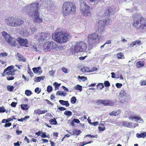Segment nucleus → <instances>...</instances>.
<instances>
[{
  "instance_id": "obj_27",
  "label": "nucleus",
  "mask_w": 146,
  "mask_h": 146,
  "mask_svg": "<svg viewBox=\"0 0 146 146\" xmlns=\"http://www.w3.org/2000/svg\"><path fill=\"white\" fill-rule=\"evenodd\" d=\"M59 102L62 105H66V107H68L69 104L67 101H65L62 100H59Z\"/></svg>"
},
{
  "instance_id": "obj_56",
  "label": "nucleus",
  "mask_w": 146,
  "mask_h": 146,
  "mask_svg": "<svg viewBox=\"0 0 146 146\" xmlns=\"http://www.w3.org/2000/svg\"><path fill=\"white\" fill-rule=\"evenodd\" d=\"M42 135L41 137L43 138H45L46 137V133L45 132H41Z\"/></svg>"
},
{
  "instance_id": "obj_63",
  "label": "nucleus",
  "mask_w": 146,
  "mask_h": 146,
  "mask_svg": "<svg viewBox=\"0 0 146 146\" xmlns=\"http://www.w3.org/2000/svg\"><path fill=\"white\" fill-rule=\"evenodd\" d=\"M11 125V123H6L5 125H4V127H9Z\"/></svg>"
},
{
  "instance_id": "obj_10",
  "label": "nucleus",
  "mask_w": 146,
  "mask_h": 146,
  "mask_svg": "<svg viewBox=\"0 0 146 146\" xmlns=\"http://www.w3.org/2000/svg\"><path fill=\"white\" fill-rule=\"evenodd\" d=\"M14 66L13 65L8 66L4 70V72L2 74L3 76H4L7 75H14L15 74L16 70L12 71V69L14 68Z\"/></svg>"
},
{
  "instance_id": "obj_28",
  "label": "nucleus",
  "mask_w": 146,
  "mask_h": 146,
  "mask_svg": "<svg viewBox=\"0 0 146 146\" xmlns=\"http://www.w3.org/2000/svg\"><path fill=\"white\" fill-rule=\"evenodd\" d=\"M132 123L127 122L126 121H124L123 123V125L125 127L131 128L132 127Z\"/></svg>"
},
{
  "instance_id": "obj_17",
  "label": "nucleus",
  "mask_w": 146,
  "mask_h": 146,
  "mask_svg": "<svg viewBox=\"0 0 146 146\" xmlns=\"http://www.w3.org/2000/svg\"><path fill=\"white\" fill-rule=\"evenodd\" d=\"M113 9L110 7H108L106 9L105 14L106 16L109 17L113 14Z\"/></svg>"
},
{
  "instance_id": "obj_7",
  "label": "nucleus",
  "mask_w": 146,
  "mask_h": 146,
  "mask_svg": "<svg viewBox=\"0 0 146 146\" xmlns=\"http://www.w3.org/2000/svg\"><path fill=\"white\" fill-rule=\"evenodd\" d=\"M87 48L86 44L81 41L77 42L74 48V50L76 53L84 52Z\"/></svg>"
},
{
  "instance_id": "obj_13",
  "label": "nucleus",
  "mask_w": 146,
  "mask_h": 146,
  "mask_svg": "<svg viewBox=\"0 0 146 146\" xmlns=\"http://www.w3.org/2000/svg\"><path fill=\"white\" fill-rule=\"evenodd\" d=\"M31 7L29 5H27L25 6L23 8V12L26 15L29 17H33Z\"/></svg>"
},
{
  "instance_id": "obj_36",
  "label": "nucleus",
  "mask_w": 146,
  "mask_h": 146,
  "mask_svg": "<svg viewBox=\"0 0 146 146\" xmlns=\"http://www.w3.org/2000/svg\"><path fill=\"white\" fill-rule=\"evenodd\" d=\"M56 95L58 96H63L64 97L66 96V93H63L62 92L58 91L56 93Z\"/></svg>"
},
{
  "instance_id": "obj_40",
  "label": "nucleus",
  "mask_w": 146,
  "mask_h": 146,
  "mask_svg": "<svg viewBox=\"0 0 146 146\" xmlns=\"http://www.w3.org/2000/svg\"><path fill=\"white\" fill-rule=\"evenodd\" d=\"M60 85V83L58 84L56 82H55L54 83H53V85L55 86V90H56L57 89H58V88Z\"/></svg>"
},
{
  "instance_id": "obj_55",
  "label": "nucleus",
  "mask_w": 146,
  "mask_h": 146,
  "mask_svg": "<svg viewBox=\"0 0 146 146\" xmlns=\"http://www.w3.org/2000/svg\"><path fill=\"white\" fill-rule=\"evenodd\" d=\"M86 144H87L86 141L80 142V143L79 145V146H84Z\"/></svg>"
},
{
  "instance_id": "obj_23",
  "label": "nucleus",
  "mask_w": 146,
  "mask_h": 146,
  "mask_svg": "<svg viewBox=\"0 0 146 146\" xmlns=\"http://www.w3.org/2000/svg\"><path fill=\"white\" fill-rule=\"evenodd\" d=\"M121 110H119L116 111H113L111 112L110 113L109 115L110 116H116L121 113Z\"/></svg>"
},
{
  "instance_id": "obj_6",
  "label": "nucleus",
  "mask_w": 146,
  "mask_h": 146,
  "mask_svg": "<svg viewBox=\"0 0 146 146\" xmlns=\"http://www.w3.org/2000/svg\"><path fill=\"white\" fill-rule=\"evenodd\" d=\"M88 40L90 45H94L98 43L99 40L98 35L96 33H92L88 36Z\"/></svg>"
},
{
  "instance_id": "obj_2",
  "label": "nucleus",
  "mask_w": 146,
  "mask_h": 146,
  "mask_svg": "<svg viewBox=\"0 0 146 146\" xmlns=\"http://www.w3.org/2000/svg\"><path fill=\"white\" fill-rule=\"evenodd\" d=\"M76 7L72 2H67L63 4L62 13L64 16L76 13Z\"/></svg>"
},
{
  "instance_id": "obj_50",
  "label": "nucleus",
  "mask_w": 146,
  "mask_h": 146,
  "mask_svg": "<svg viewBox=\"0 0 146 146\" xmlns=\"http://www.w3.org/2000/svg\"><path fill=\"white\" fill-rule=\"evenodd\" d=\"M6 110L3 107H0V113H4L5 112Z\"/></svg>"
},
{
  "instance_id": "obj_21",
  "label": "nucleus",
  "mask_w": 146,
  "mask_h": 146,
  "mask_svg": "<svg viewBox=\"0 0 146 146\" xmlns=\"http://www.w3.org/2000/svg\"><path fill=\"white\" fill-rule=\"evenodd\" d=\"M17 55L18 57V60L19 61L22 62H26V59L23 55L18 53H17Z\"/></svg>"
},
{
  "instance_id": "obj_26",
  "label": "nucleus",
  "mask_w": 146,
  "mask_h": 146,
  "mask_svg": "<svg viewBox=\"0 0 146 146\" xmlns=\"http://www.w3.org/2000/svg\"><path fill=\"white\" fill-rule=\"evenodd\" d=\"M141 44V42L140 40H136L135 41L132 42L129 45V47H133L136 45V44Z\"/></svg>"
},
{
  "instance_id": "obj_59",
  "label": "nucleus",
  "mask_w": 146,
  "mask_h": 146,
  "mask_svg": "<svg viewBox=\"0 0 146 146\" xmlns=\"http://www.w3.org/2000/svg\"><path fill=\"white\" fill-rule=\"evenodd\" d=\"M17 103L15 102H12L11 104V106L12 107H16Z\"/></svg>"
},
{
  "instance_id": "obj_37",
  "label": "nucleus",
  "mask_w": 146,
  "mask_h": 146,
  "mask_svg": "<svg viewBox=\"0 0 146 146\" xmlns=\"http://www.w3.org/2000/svg\"><path fill=\"white\" fill-rule=\"evenodd\" d=\"M126 95V94L124 90H121L119 93V96L120 97H123Z\"/></svg>"
},
{
  "instance_id": "obj_32",
  "label": "nucleus",
  "mask_w": 146,
  "mask_h": 146,
  "mask_svg": "<svg viewBox=\"0 0 146 146\" xmlns=\"http://www.w3.org/2000/svg\"><path fill=\"white\" fill-rule=\"evenodd\" d=\"M104 87L103 83H100L98 84L97 85V88L98 90H101Z\"/></svg>"
},
{
  "instance_id": "obj_57",
  "label": "nucleus",
  "mask_w": 146,
  "mask_h": 146,
  "mask_svg": "<svg viewBox=\"0 0 146 146\" xmlns=\"http://www.w3.org/2000/svg\"><path fill=\"white\" fill-rule=\"evenodd\" d=\"M14 78V77L13 76H10L7 78V79L8 80H12Z\"/></svg>"
},
{
  "instance_id": "obj_24",
  "label": "nucleus",
  "mask_w": 146,
  "mask_h": 146,
  "mask_svg": "<svg viewBox=\"0 0 146 146\" xmlns=\"http://www.w3.org/2000/svg\"><path fill=\"white\" fill-rule=\"evenodd\" d=\"M16 118H15V117L14 115H12L11 117L8 118L7 119H3L2 120V122L3 123H8L9 122H10L11 121H13V119H16Z\"/></svg>"
},
{
  "instance_id": "obj_1",
  "label": "nucleus",
  "mask_w": 146,
  "mask_h": 146,
  "mask_svg": "<svg viewBox=\"0 0 146 146\" xmlns=\"http://www.w3.org/2000/svg\"><path fill=\"white\" fill-rule=\"evenodd\" d=\"M69 37V35L68 33L62 31L56 32L53 33L52 35L53 40L60 44L68 42Z\"/></svg>"
},
{
  "instance_id": "obj_34",
  "label": "nucleus",
  "mask_w": 146,
  "mask_h": 146,
  "mask_svg": "<svg viewBox=\"0 0 146 146\" xmlns=\"http://www.w3.org/2000/svg\"><path fill=\"white\" fill-rule=\"evenodd\" d=\"M74 89L81 92L82 90V87L80 85L78 84L74 87Z\"/></svg>"
},
{
  "instance_id": "obj_19",
  "label": "nucleus",
  "mask_w": 146,
  "mask_h": 146,
  "mask_svg": "<svg viewBox=\"0 0 146 146\" xmlns=\"http://www.w3.org/2000/svg\"><path fill=\"white\" fill-rule=\"evenodd\" d=\"M33 70L35 73H36L39 74H41L42 72V71L41 70V68L40 67L33 68Z\"/></svg>"
},
{
  "instance_id": "obj_45",
  "label": "nucleus",
  "mask_w": 146,
  "mask_h": 146,
  "mask_svg": "<svg viewBox=\"0 0 146 146\" xmlns=\"http://www.w3.org/2000/svg\"><path fill=\"white\" fill-rule=\"evenodd\" d=\"M52 88L51 86H48L47 87V91L48 93L52 91Z\"/></svg>"
},
{
  "instance_id": "obj_62",
  "label": "nucleus",
  "mask_w": 146,
  "mask_h": 146,
  "mask_svg": "<svg viewBox=\"0 0 146 146\" xmlns=\"http://www.w3.org/2000/svg\"><path fill=\"white\" fill-rule=\"evenodd\" d=\"M45 101H46V102H47V104H50L51 105H53V103H51V102H50L48 100H47V99H45Z\"/></svg>"
},
{
  "instance_id": "obj_5",
  "label": "nucleus",
  "mask_w": 146,
  "mask_h": 146,
  "mask_svg": "<svg viewBox=\"0 0 146 146\" xmlns=\"http://www.w3.org/2000/svg\"><path fill=\"white\" fill-rule=\"evenodd\" d=\"M2 33L6 41L10 45L12 46H15L17 45V41L15 38H13L5 32H3Z\"/></svg>"
},
{
  "instance_id": "obj_12",
  "label": "nucleus",
  "mask_w": 146,
  "mask_h": 146,
  "mask_svg": "<svg viewBox=\"0 0 146 146\" xmlns=\"http://www.w3.org/2000/svg\"><path fill=\"white\" fill-rule=\"evenodd\" d=\"M17 40L20 46L27 47H29V46L28 45V40L26 38L19 37L17 38Z\"/></svg>"
},
{
  "instance_id": "obj_64",
  "label": "nucleus",
  "mask_w": 146,
  "mask_h": 146,
  "mask_svg": "<svg viewBox=\"0 0 146 146\" xmlns=\"http://www.w3.org/2000/svg\"><path fill=\"white\" fill-rule=\"evenodd\" d=\"M62 69L63 72H64L65 73H66L67 72V70L66 68L63 67L62 68Z\"/></svg>"
},
{
  "instance_id": "obj_15",
  "label": "nucleus",
  "mask_w": 146,
  "mask_h": 146,
  "mask_svg": "<svg viewBox=\"0 0 146 146\" xmlns=\"http://www.w3.org/2000/svg\"><path fill=\"white\" fill-rule=\"evenodd\" d=\"M15 19L13 17H9L5 20V23L8 25L15 27V26L12 25L11 24H15Z\"/></svg>"
},
{
  "instance_id": "obj_18",
  "label": "nucleus",
  "mask_w": 146,
  "mask_h": 146,
  "mask_svg": "<svg viewBox=\"0 0 146 146\" xmlns=\"http://www.w3.org/2000/svg\"><path fill=\"white\" fill-rule=\"evenodd\" d=\"M145 64V61L143 60H141L137 62L136 66L137 68H141L144 66Z\"/></svg>"
},
{
  "instance_id": "obj_51",
  "label": "nucleus",
  "mask_w": 146,
  "mask_h": 146,
  "mask_svg": "<svg viewBox=\"0 0 146 146\" xmlns=\"http://www.w3.org/2000/svg\"><path fill=\"white\" fill-rule=\"evenodd\" d=\"M35 114H41V110L39 109L36 110H35Z\"/></svg>"
},
{
  "instance_id": "obj_8",
  "label": "nucleus",
  "mask_w": 146,
  "mask_h": 146,
  "mask_svg": "<svg viewBox=\"0 0 146 146\" xmlns=\"http://www.w3.org/2000/svg\"><path fill=\"white\" fill-rule=\"evenodd\" d=\"M92 9L86 3L84 2L80 5V11L81 13L84 16H88L91 15V13L90 12V10Z\"/></svg>"
},
{
  "instance_id": "obj_43",
  "label": "nucleus",
  "mask_w": 146,
  "mask_h": 146,
  "mask_svg": "<svg viewBox=\"0 0 146 146\" xmlns=\"http://www.w3.org/2000/svg\"><path fill=\"white\" fill-rule=\"evenodd\" d=\"M76 99L75 97H72L70 99V102L72 104H75L76 102Z\"/></svg>"
},
{
  "instance_id": "obj_31",
  "label": "nucleus",
  "mask_w": 146,
  "mask_h": 146,
  "mask_svg": "<svg viewBox=\"0 0 146 146\" xmlns=\"http://www.w3.org/2000/svg\"><path fill=\"white\" fill-rule=\"evenodd\" d=\"M49 122L50 123L51 125H56L57 123L56 120L55 118L50 120Z\"/></svg>"
},
{
  "instance_id": "obj_35",
  "label": "nucleus",
  "mask_w": 146,
  "mask_h": 146,
  "mask_svg": "<svg viewBox=\"0 0 146 146\" xmlns=\"http://www.w3.org/2000/svg\"><path fill=\"white\" fill-rule=\"evenodd\" d=\"M82 132L80 130H77L76 129H74L73 131V134L74 135H78L80 134Z\"/></svg>"
},
{
  "instance_id": "obj_60",
  "label": "nucleus",
  "mask_w": 146,
  "mask_h": 146,
  "mask_svg": "<svg viewBox=\"0 0 146 146\" xmlns=\"http://www.w3.org/2000/svg\"><path fill=\"white\" fill-rule=\"evenodd\" d=\"M87 69H88V68L86 67H84L82 69V72H88V71L86 70Z\"/></svg>"
},
{
  "instance_id": "obj_42",
  "label": "nucleus",
  "mask_w": 146,
  "mask_h": 146,
  "mask_svg": "<svg viewBox=\"0 0 146 146\" xmlns=\"http://www.w3.org/2000/svg\"><path fill=\"white\" fill-rule=\"evenodd\" d=\"M14 87L11 85H9L7 86V90L10 92H12L13 90Z\"/></svg>"
},
{
  "instance_id": "obj_22",
  "label": "nucleus",
  "mask_w": 146,
  "mask_h": 146,
  "mask_svg": "<svg viewBox=\"0 0 146 146\" xmlns=\"http://www.w3.org/2000/svg\"><path fill=\"white\" fill-rule=\"evenodd\" d=\"M49 33H41L40 36L39 37V39L41 40H44L47 38V36L49 35Z\"/></svg>"
},
{
  "instance_id": "obj_16",
  "label": "nucleus",
  "mask_w": 146,
  "mask_h": 146,
  "mask_svg": "<svg viewBox=\"0 0 146 146\" xmlns=\"http://www.w3.org/2000/svg\"><path fill=\"white\" fill-rule=\"evenodd\" d=\"M24 23L23 20H22L21 18H18L15 19V24H11L12 25L18 27L22 25Z\"/></svg>"
},
{
  "instance_id": "obj_3",
  "label": "nucleus",
  "mask_w": 146,
  "mask_h": 146,
  "mask_svg": "<svg viewBox=\"0 0 146 146\" xmlns=\"http://www.w3.org/2000/svg\"><path fill=\"white\" fill-rule=\"evenodd\" d=\"M133 25L137 29L143 31L146 29V18L140 15L133 20Z\"/></svg>"
},
{
  "instance_id": "obj_41",
  "label": "nucleus",
  "mask_w": 146,
  "mask_h": 146,
  "mask_svg": "<svg viewBox=\"0 0 146 146\" xmlns=\"http://www.w3.org/2000/svg\"><path fill=\"white\" fill-rule=\"evenodd\" d=\"M64 114L67 116H70L72 115V113L70 111H66L64 112Z\"/></svg>"
},
{
  "instance_id": "obj_30",
  "label": "nucleus",
  "mask_w": 146,
  "mask_h": 146,
  "mask_svg": "<svg viewBox=\"0 0 146 146\" xmlns=\"http://www.w3.org/2000/svg\"><path fill=\"white\" fill-rule=\"evenodd\" d=\"M44 76H41L40 77H35V82H39L41 80H43L44 79Z\"/></svg>"
},
{
  "instance_id": "obj_61",
  "label": "nucleus",
  "mask_w": 146,
  "mask_h": 146,
  "mask_svg": "<svg viewBox=\"0 0 146 146\" xmlns=\"http://www.w3.org/2000/svg\"><path fill=\"white\" fill-rule=\"evenodd\" d=\"M54 72L53 71V70L50 71L49 72V75L51 76H52L54 74Z\"/></svg>"
},
{
  "instance_id": "obj_52",
  "label": "nucleus",
  "mask_w": 146,
  "mask_h": 146,
  "mask_svg": "<svg viewBox=\"0 0 146 146\" xmlns=\"http://www.w3.org/2000/svg\"><path fill=\"white\" fill-rule=\"evenodd\" d=\"M140 85L141 86L146 85V82L144 80H141L140 81Z\"/></svg>"
},
{
  "instance_id": "obj_14",
  "label": "nucleus",
  "mask_w": 146,
  "mask_h": 146,
  "mask_svg": "<svg viewBox=\"0 0 146 146\" xmlns=\"http://www.w3.org/2000/svg\"><path fill=\"white\" fill-rule=\"evenodd\" d=\"M96 103L99 104H102L104 106L110 105L112 104V102L110 100H97Z\"/></svg>"
},
{
  "instance_id": "obj_33",
  "label": "nucleus",
  "mask_w": 146,
  "mask_h": 146,
  "mask_svg": "<svg viewBox=\"0 0 146 146\" xmlns=\"http://www.w3.org/2000/svg\"><path fill=\"white\" fill-rule=\"evenodd\" d=\"M117 58L119 59H123L125 58L123 56V54L121 52L117 54Z\"/></svg>"
},
{
  "instance_id": "obj_48",
  "label": "nucleus",
  "mask_w": 146,
  "mask_h": 146,
  "mask_svg": "<svg viewBox=\"0 0 146 146\" xmlns=\"http://www.w3.org/2000/svg\"><path fill=\"white\" fill-rule=\"evenodd\" d=\"M8 55V54L6 52H2L0 53V57H6Z\"/></svg>"
},
{
  "instance_id": "obj_25",
  "label": "nucleus",
  "mask_w": 146,
  "mask_h": 146,
  "mask_svg": "<svg viewBox=\"0 0 146 146\" xmlns=\"http://www.w3.org/2000/svg\"><path fill=\"white\" fill-rule=\"evenodd\" d=\"M136 137L139 139L141 138H144L146 137V132H144L141 133H137L136 134Z\"/></svg>"
},
{
  "instance_id": "obj_54",
  "label": "nucleus",
  "mask_w": 146,
  "mask_h": 146,
  "mask_svg": "<svg viewBox=\"0 0 146 146\" xmlns=\"http://www.w3.org/2000/svg\"><path fill=\"white\" fill-rule=\"evenodd\" d=\"M35 91V92L37 94H39L41 92V90H39V88L38 87L36 88Z\"/></svg>"
},
{
  "instance_id": "obj_38",
  "label": "nucleus",
  "mask_w": 146,
  "mask_h": 146,
  "mask_svg": "<svg viewBox=\"0 0 146 146\" xmlns=\"http://www.w3.org/2000/svg\"><path fill=\"white\" fill-rule=\"evenodd\" d=\"M99 130L100 131H104L105 129V127L103 124H102L100 125L99 127Z\"/></svg>"
},
{
  "instance_id": "obj_44",
  "label": "nucleus",
  "mask_w": 146,
  "mask_h": 146,
  "mask_svg": "<svg viewBox=\"0 0 146 146\" xmlns=\"http://www.w3.org/2000/svg\"><path fill=\"white\" fill-rule=\"evenodd\" d=\"M25 94L27 96H29L31 95L32 94V92L30 90H27L25 91Z\"/></svg>"
},
{
  "instance_id": "obj_46",
  "label": "nucleus",
  "mask_w": 146,
  "mask_h": 146,
  "mask_svg": "<svg viewBox=\"0 0 146 146\" xmlns=\"http://www.w3.org/2000/svg\"><path fill=\"white\" fill-rule=\"evenodd\" d=\"M104 84L106 87H109L110 86V82L108 81H106L104 82Z\"/></svg>"
},
{
  "instance_id": "obj_29",
  "label": "nucleus",
  "mask_w": 146,
  "mask_h": 146,
  "mask_svg": "<svg viewBox=\"0 0 146 146\" xmlns=\"http://www.w3.org/2000/svg\"><path fill=\"white\" fill-rule=\"evenodd\" d=\"M21 107L22 110H27L29 108V106L27 104H22L21 105Z\"/></svg>"
},
{
  "instance_id": "obj_49",
  "label": "nucleus",
  "mask_w": 146,
  "mask_h": 146,
  "mask_svg": "<svg viewBox=\"0 0 146 146\" xmlns=\"http://www.w3.org/2000/svg\"><path fill=\"white\" fill-rule=\"evenodd\" d=\"M89 137L91 138H97L98 137L97 135H91L90 134L87 135L85 136V137Z\"/></svg>"
},
{
  "instance_id": "obj_11",
  "label": "nucleus",
  "mask_w": 146,
  "mask_h": 146,
  "mask_svg": "<svg viewBox=\"0 0 146 146\" xmlns=\"http://www.w3.org/2000/svg\"><path fill=\"white\" fill-rule=\"evenodd\" d=\"M29 5L31 6V10L33 11V15H38V14H39L38 10L40 7L39 3H33L30 4Z\"/></svg>"
},
{
  "instance_id": "obj_9",
  "label": "nucleus",
  "mask_w": 146,
  "mask_h": 146,
  "mask_svg": "<svg viewBox=\"0 0 146 146\" xmlns=\"http://www.w3.org/2000/svg\"><path fill=\"white\" fill-rule=\"evenodd\" d=\"M103 20H100L98 23L97 29H96V32L100 33L102 32L104 30V27L107 23Z\"/></svg>"
},
{
  "instance_id": "obj_58",
  "label": "nucleus",
  "mask_w": 146,
  "mask_h": 146,
  "mask_svg": "<svg viewBox=\"0 0 146 146\" xmlns=\"http://www.w3.org/2000/svg\"><path fill=\"white\" fill-rule=\"evenodd\" d=\"M72 120L77 123H79L80 122V120L74 118Z\"/></svg>"
},
{
  "instance_id": "obj_4",
  "label": "nucleus",
  "mask_w": 146,
  "mask_h": 146,
  "mask_svg": "<svg viewBox=\"0 0 146 146\" xmlns=\"http://www.w3.org/2000/svg\"><path fill=\"white\" fill-rule=\"evenodd\" d=\"M59 47L57 44L53 41L47 42L44 44V50L47 51H50L51 50H58Z\"/></svg>"
},
{
  "instance_id": "obj_53",
  "label": "nucleus",
  "mask_w": 146,
  "mask_h": 146,
  "mask_svg": "<svg viewBox=\"0 0 146 146\" xmlns=\"http://www.w3.org/2000/svg\"><path fill=\"white\" fill-rule=\"evenodd\" d=\"M115 86L117 88H119L121 87L122 84L121 83H117L116 84Z\"/></svg>"
},
{
  "instance_id": "obj_39",
  "label": "nucleus",
  "mask_w": 146,
  "mask_h": 146,
  "mask_svg": "<svg viewBox=\"0 0 146 146\" xmlns=\"http://www.w3.org/2000/svg\"><path fill=\"white\" fill-rule=\"evenodd\" d=\"M27 72L28 74H29L30 76L32 77L34 76V74L33 72L31 71V69L29 67H28Z\"/></svg>"
},
{
  "instance_id": "obj_47",
  "label": "nucleus",
  "mask_w": 146,
  "mask_h": 146,
  "mask_svg": "<svg viewBox=\"0 0 146 146\" xmlns=\"http://www.w3.org/2000/svg\"><path fill=\"white\" fill-rule=\"evenodd\" d=\"M88 122L89 123H90V124L92 125H93L94 126H96L98 125V121H95L93 122H89V121L88 120Z\"/></svg>"
},
{
  "instance_id": "obj_20",
  "label": "nucleus",
  "mask_w": 146,
  "mask_h": 146,
  "mask_svg": "<svg viewBox=\"0 0 146 146\" xmlns=\"http://www.w3.org/2000/svg\"><path fill=\"white\" fill-rule=\"evenodd\" d=\"M33 17H35V22L38 23H42V19L40 18H39V13L38 14V15H33Z\"/></svg>"
}]
</instances>
